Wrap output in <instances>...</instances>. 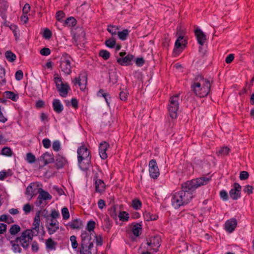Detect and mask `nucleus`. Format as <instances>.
Here are the masks:
<instances>
[{
  "mask_svg": "<svg viewBox=\"0 0 254 254\" xmlns=\"http://www.w3.org/2000/svg\"><path fill=\"white\" fill-rule=\"evenodd\" d=\"M211 180V177H200L187 181L181 184V190L175 192L172 197V206L178 209L182 206L189 204L194 197L193 192L199 187L206 185Z\"/></svg>",
  "mask_w": 254,
  "mask_h": 254,
  "instance_id": "nucleus-1",
  "label": "nucleus"
},
{
  "mask_svg": "<svg viewBox=\"0 0 254 254\" xmlns=\"http://www.w3.org/2000/svg\"><path fill=\"white\" fill-rule=\"evenodd\" d=\"M210 81L202 75H197L193 79L191 89L195 96L199 98L206 97L210 92Z\"/></svg>",
  "mask_w": 254,
  "mask_h": 254,
  "instance_id": "nucleus-2",
  "label": "nucleus"
},
{
  "mask_svg": "<svg viewBox=\"0 0 254 254\" xmlns=\"http://www.w3.org/2000/svg\"><path fill=\"white\" fill-rule=\"evenodd\" d=\"M78 164L83 171L88 170L91 165V153L84 144L79 147L77 151Z\"/></svg>",
  "mask_w": 254,
  "mask_h": 254,
  "instance_id": "nucleus-3",
  "label": "nucleus"
},
{
  "mask_svg": "<svg viewBox=\"0 0 254 254\" xmlns=\"http://www.w3.org/2000/svg\"><path fill=\"white\" fill-rule=\"evenodd\" d=\"M80 238L81 242L78 251L79 254H91V250L94 246L92 234L88 233L86 231H82Z\"/></svg>",
  "mask_w": 254,
  "mask_h": 254,
  "instance_id": "nucleus-4",
  "label": "nucleus"
},
{
  "mask_svg": "<svg viewBox=\"0 0 254 254\" xmlns=\"http://www.w3.org/2000/svg\"><path fill=\"white\" fill-rule=\"evenodd\" d=\"M53 81L60 96L64 98L66 97L69 91L71 90L68 84L66 82L64 83L62 77L58 73L54 74Z\"/></svg>",
  "mask_w": 254,
  "mask_h": 254,
  "instance_id": "nucleus-5",
  "label": "nucleus"
},
{
  "mask_svg": "<svg viewBox=\"0 0 254 254\" xmlns=\"http://www.w3.org/2000/svg\"><path fill=\"white\" fill-rule=\"evenodd\" d=\"M72 59L71 56L66 53H64L60 60V68L65 74L70 75L71 73V69L74 65L71 64Z\"/></svg>",
  "mask_w": 254,
  "mask_h": 254,
  "instance_id": "nucleus-6",
  "label": "nucleus"
},
{
  "mask_svg": "<svg viewBox=\"0 0 254 254\" xmlns=\"http://www.w3.org/2000/svg\"><path fill=\"white\" fill-rule=\"evenodd\" d=\"M36 235H37V233L27 229L22 233L20 237L16 238V242H19L23 248L26 249L32 241L33 237Z\"/></svg>",
  "mask_w": 254,
  "mask_h": 254,
  "instance_id": "nucleus-7",
  "label": "nucleus"
},
{
  "mask_svg": "<svg viewBox=\"0 0 254 254\" xmlns=\"http://www.w3.org/2000/svg\"><path fill=\"white\" fill-rule=\"evenodd\" d=\"M54 163V167L55 170L53 171V173L56 172L60 169L64 168L67 163V161L65 157L60 154L56 155V160L55 159V157L53 153L51 154H49V164H53Z\"/></svg>",
  "mask_w": 254,
  "mask_h": 254,
  "instance_id": "nucleus-8",
  "label": "nucleus"
},
{
  "mask_svg": "<svg viewBox=\"0 0 254 254\" xmlns=\"http://www.w3.org/2000/svg\"><path fill=\"white\" fill-rule=\"evenodd\" d=\"M179 95H175L170 98L168 112L170 117L173 119L177 118V111L179 108Z\"/></svg>",
  "mask_w": 254,
  "mask_h": 254,
  "instance_id": "nucleus-9",
  "label": "nucleus"
},
{
  "mask_svg": "<svg viewBox=\"0 0 254 254\" xmlns=\"http://www.w3.org/2000/svg\"><path fill=\"white\" fill-rule=\"evenodd\" d=\"M187 44L188 40L185 39L183 36L180 35L175 42L173 56H178L184 51Z\"/></svg>",
  "mask_w": 254,
  "mask_h": 254,
  "instance_id": "nucleus-10",
  "label": "nucleus"
},
{
  "mask_svg": "<svg viewBox=\"0 0 254 254\" xmlns=\"http://www.w3.org/2000/svg\"><path fill=\"white\" fill-rule=\"evenodd\" d=\"M161 242V236L159 235H156L149 238V240H147V245L150 247V250L156 253L159 251Z\"/></svg>",
  "mask_w": 254,
  "mask_h": 254,
  "instance_id": "nucleus-11",
  "label": "nucleus"
},
{
  "mask_svg": "<svg viewBox=\"0 0 254 254\" xmlns=\"http://www.w3.org/2000/svg\"><path fill=\"white\" fill-rule=\"evenodd\" d=\"M39 195L38 196L36 204L40 208H43L47 204L48 200V192L42 189L39 188L38 190Z\"/></svg>",
  "mask_w": 254,
  "mask_h": 254,
  "instance_id": "nucleus-12",
  "label": "nucleus"
},
{
  "mask_svg": "<svg viewBox=\"0 0 254 254\" xmlns=\"http://www.w3.org/2000/svg\"><path fill=\"white\" fill-rule=\"evenodd\" d=\"M149 172L151 178L156 179L160 175L159 169L155 159H151L149 162Z\"/></svg>",
  "mask_w": 254,
  "mask_h": 254,
  "instance_id": "nucleus-13",
  "label": "nucleus"
},
{
  "mask_svg": "<svg viewBox=\"0 0 254 254\" xmlns=\"http://www.w3.org/2000/svg\"><path fill=\"white\" fill-rule=\"evenodd\" d=\"M85 81V84L87 83V74L85 71H81L77 77H75L72 80V83L75 85H78L81 91H83L85 89V85L81 84V81L82 79Z\"/></svg>",
  "mask_w": 254,
  "mask_h": 254,
  "instance_id": "nucleus-14",
  "label": "nucleus"
},
{
  "mask_svg": "<svg viewBox=\"0 0 254 254\" xmlns=\"http://www.w3.org/2000/svg\"><path fill=\"white\" fill-rule=\"evenodd\" d=\"M233 187L229 191V195L233 200H237L241 196L242 187L239 183L236 182L233 184Z\"/></svg>",
  "mask_w": 254,
  "mask_h": 254,
  "instance_id": "nucleus-15",
  "label": "nucleus"
},
{
  "mask_svg": "<svg viewBox=\"0 0 254 254\" xmlns=\"http://www.w3.org/2000/svg\"><path fill=\"white\" fill-rule=\"evenodd\" d=\"M98 174L94 176L93 180L95 182V191L103 193L105 191L106 185L104 181L101 179H98Z\"/></svg>",
  "mask_w": 254,
  "mask_h": 254,
  "instance_id": "nucleus-16",
  "label": "nucleus"
},
{
  "mask_svg": "<svg viewBox=\"0 0 254 254\" xmlns=\"http://www.w3.org/2000/svg\"><path fill=\"white\" fill-rule=\"evenodd\" d=\"M134 56L131 54H127L124 58H119L117 60L118 64L122 66H129L132 65V61Z\"/></svg>",
  "mask_w": 254,
  "mask_h": 254,
  "instance_id": "nucleus-17",
  "label": "nucleus"
},
{
  "mask_svg": "<svg viewBox=\"0 0 254 254\" xmlns=\"http://www.w3.org/2000/svg\"><path fill=\"white\" fill-rule=\"evenodd\" d=\"M110 147V144L107 142L104 141L101 142L99 146V153L100 157L102 159H106L108 157L106 151Z\"/></svg>",
  "mask_w": 254,
  "mask_h": 254,
  "instance_id": "nucleus-18",
  "label": "nucleus"
},
{
  "mask_svg": "<svg viewBox=\"0 0 254 254\" xmlns=\"http://www.w3.org/2000/svg\"><path fill=\"white\" fill-rule=\"evenodd\" d=\"M39 225H40V216L39 214H37L35 217L33 223V227L31 230L37 233V235L41 234L42 235H44L45 233L43 231V228L42 227L40 230H39Z\"/></svg>",
  "mask_w": 254,
  "mask_h": 254,
  "instance_id": "nucleus-19",
  "label": "nucleus"
},
{
  "mask_svg": "<svg viewBox=\"0 0 254 254\" xmlns=\"http://www.w3.org/2000/svg\"><path fill=\"white\" fill-rule=\"evenodd\" d=\"M237 225V220L235 218H231L226 221L225 223L224 227L225 230L229 232H233Z\"/></svg>",
  "mask_w": 254,
  "mask_h": 254,
  "instance_id": "nucleus-20",
  "label": "nucleus"
},
{
  "mask_svg": "<svg viewBox=\"0 0 254 254\" xmlns=\"http://www.w3.org/2000/svg\"><path fill=\"white\" fill-rule=\"evenodd\" d=\"M194 34L198 43L201 46H203L206 41V36L204 32L198 28L194 30Z\"/></svg>",
  "mask_w": 254,
  "mask_h": 254,
  "instance_id": "nucleus-21",
  "label": "nucleus"
},
{
  "mask_svg": "<svg viewBox=\"0 0 254 254\" xmlns=\"http://www.w3.org/2000/svg\"><path fill=\"white\" fill-rule=\"evenodd\" d=\"M65 226L67 228L70 227L71 229L80 230L83 227L82 221L80 219H75L69 222Z\"/></svg>",
  "mask_w": 254,
  "mask_h": 254,
  "instance_id": "nucleus-22",
  "label": "nucleus"
},
{
  "mask_svg": "<svg viewBox=\"0 0 254 254\" xmlns=\"http://www.w3.org/2000/svg\"><path fill=\"white\" fill-rule=\"evenodd\" d=\"M52 106L54 111L57 114H61L64 110V106L59 99H54L53 101Z\"/></svg>",
  "mask_w": 254,
  "mask_h": 254,
  "instance_id": "nucleus-23",
  "label": "nucleus"
},
{
  "mask_svg": "<svg viewBox=\"0 0 254 254\" xmlns=\"http://www.w3.org/2000/svg\"><path fill=\"white\" fill-rule=\"evenodd\" d=\"M77 23L76 19L73 16H70L65 19L63 21V25L65 27H72L76 25Z\"/></svg>",
  "mask_w": 254,
  "mask_h": 254,
  "instance_id": "nucleus-24",
  "label": "nucleus"
},
{
  "mask_svg": "<svg viewBox=\"0 0 254 254\" xmlns=\"http://www.w3.org/2000/svg\"><path fill=\"white\" fill-rule=\"evenodd\" d=\"M132 232L136 237H139L141 234L142 225L141 223H132Z\"/></svg>",
  "mask_w": 254,
  "mask_h": 254,
  "instance_id": "nucleus-25",
  "label": "nucleus"
},
{
  "mask_svg": "<svg viewBox=\"0 0 254 254\" xmlns=\"http://www.w3.org/2000/svg\"><path fill=\"white\" fill-rule=\"evenodd\" d=\"M50 227H49V233L52 234L59 229V223L56 219L51 218V222L49 224Z\"/></svg>",
  "mask_w": 254,
  "mask_h": 254,
  "instance_id": "nucleus-26",
  "label": "nucleus"
},
{
  "mask_svg": "<svg viewBox=\"0 0 254 254\" xmlns=\"http://www.w3.org/2000/svg\"><path fill=\"white\" fill-rule=\"evenodd\" d=\"M112 226V222L110 220L109 216L106 215L103 220V230L107 232H109Z\"/></svg>",
  "mask_w": 254,
  "mask_h": 254,
  "instance_id": "nucleus-27",
  "label": "nucleus"
},
{
  "mask_svg": "<svg viewBox=\"0 0 254 254\" xmlns=\"http://www.w3.org/2000/svg\"><path fill=\"white\" fill-rule=\"evenodd\" d=\"M143 215L144 220L146 221H155L158 219V215L152 214L150 212L145 211Z\"/></svg>",
  "mask_w": 254,
  "mask_h": 254,
  "instance_id": "nucleus-28",
  "label": "nucleus"
},
{
  "mask_svg": "<svg viewBox=\"0 0 254 254\" xmlns=\"http://www.w3.org/2000/svg\"><path fill=\"white\" fill-rule=\"evenodd\" d=\"M48 153H44L39 158V168L41 169L48 164Z\"/></svg>",
  "mask_w": 254,
  "mask_h": 254,
  "instance_id": "nucleus-29",
  "label": "nucleus"
},
{
  "mask_svg": "<svg viewBox=\"0 0 254 254\" xmlns=\"http://www.w3.org/2000/svg\"><path fill=\"white\" fill-rule=\"evenodd\" d=\"M95 227V222L92 220H90L87 222L85 231L86 232H88V233L92 234L93 232L95 233L94 229Z\"/></svg>",
  "mask_w": 254,
  "mask_h": 254,
  "instance_id": "nucleus-30",
  "label": "nucleus"
},
{
  "mask_svg": "<svg viewBox=\"0 0 254 254\" xmlns=\"http://www.w3.org/2000/svg\"><path fill=\"white\" fill-rule=\"evenodd\" d=\"M130 31L127 29H125L122 31L118 32V36L119 38L122 41H125L127 39L129 36Z\"/></svg>",
  "mask_w": 254,
  "mask_h": 254,
  "instance_id": "nucleus-31",
  "label": "nucleus"
},
{
  "mask_svg": "<svg viewBox=\"0 0 254 254\" xmlns=\"http://www.w3.org/2000/svg\"><path fill=\"white\" fill-rule=\"evenodd\" d=\"M10 242L12 246V250L14 253H21V249L19 245V242H16V238L14 241H10Z\"/></svg>",
  "mask_w": 254,
  "mask_h": 254,
  "instance_id": "nucleus-32",
  "label": "nucleus"
},
{
  "mask_svg": "<svg viewBox=\"0 0 254 254\" xmlns=\"http://www.w3.org/2000/svg\"><path fill=\"white\" fill-rule=\"evenodd\" d=\"M117 208L116 205H113L111 207L108 208V213L109 215L113 218L115 220H117Z\"/></svg>",
  "mask_w": 254,
  "mask_h": 254,
  "instance_id": "nucleus-33",
  "label": "nucleus"
},
{
  "mask_svg": "<svg viewBox=\"0 0 254 254\" xmlns=\"http://www.w3.org/2000/svg\"><path fill=\"white\" fill-rule=\"evenodd\" d=\"M98 93L101 94V96L104 98L107 104L109 106L110 100L111 98L110 94L108 93L105 92V90L103 89H100Z\"/></svg>",
  "mask_w": 254,
  "mask_h": 254,
  "instance_id": "nucleus-34",
  "label": "nucleus"
},
{
  "mask_svg": "<svg viewBox=\"0 0 254 254\" xmlns=\"http://www.w3.org/2000/svg\"><path fill=\"white\" fill-rule=\"evenodd\" d=\"M4 96L6 98L11 99L13 101H16L18 99V96L12 91H5Z\"/></svg>",
  "mask_w": 254,
  "mask_h": 254,
  "instance_id": "nucleus-35",
  "label": "nucleus"
},
{
  "mask_svg": "<svg viewBox=\"0 0 254 254\" xmlns=\"http://www.w3.org/2000/svg\"><path fill=\"white\" fill-rule=\"evenodd\" d=\"M230 151V149L227 146L221 147L217 152V155L221 156L228 155Z\"/></svg>",
  "mask_w": 254,
  "mask_h": 254,
  "instance_id": "nucleus-36",
  "label": "nucleus"
},
{
  "mask_svg": "<svg viewBox=\"0 0 254 254\" xmlns=\"http://www.w3.org/2000/svg\"><path fill=\"white\" fill-rule=\"evenodd\" d=\"M55 16L58 21L63 23L64 20V18L65 17V14L63 11L59 10L56 12Z\"/></svg>",
  "mask_w": 254,
  "mask_h": 254,
  "instance_id": "nucleus-37",
  "label": "nucleus"
},
{
  "mask_svg": "<svg viewBox=\"0 0 254 254\" xmlns=\"http://www.w3.org/2000/svg\"><path fill=\"white\" fill-rule=\"evenodd\" d=\"M116 41L115 38L111 37L106 40L105 42L106 46L110 48H113L115 47Z\"/></svg>",
  "mask_w": 254,
  "mask_h": 254,
  "instance_id": "nucleus-38",
  "label": "nucleus"
},
{
  "mask_svg": "<svg viewBox=\"0 0 254 254\" xmlns=\"http://www.w3.org/2000/svg\"><path fill=\"white\" fill-rule=\"evenodd\" d=\"M142 206L141 201L138 198L133 199L132 200V206L135 210H139Z\"/></svg>",
  "mask_w": 254,
  "mask_h": 254,
  "instance_id": "nucleus-39",
  "label": "nucleus"
},
{
  "mask_svg": "<svg viewBox=\"0 0 254 254\" xmlns=\"http://www.w3.org/2000/svg\"><path fill=\"white\" fill-rule=\"evenodd\" d=\"M119 29L118 26L113 25H109L107 27V31L112 35H116L118 34L117 31Z\"/></svg>",
  "mask_w": 254,
  "mask_h": 254,
  "instance_id": "nucleus-40",
  "label": "nucleus"
},
{
  "mask_svg": "<svg viewBox=\"0 0 254 254\" xmlns=\"http://www.w3.org/2000/svg\"><path fill=\"white\" fill-rule=\"evenodd\" d=\"M5 56L7 61L10 62H14L16 60V55L10 51H6Z\"/></svg>",
  "mask_w": 254,
  "mask_h": 254,
  "instance_id": "nucleus-41",
  "label": "nucleus"
},
{
  "mask_svg": "<svg viewBox=\"0 0 254 254\" xmlns=\"http://www.w3.org/2000/svg\"><path fill=\"white\" fill-rule=\"evenodd\" d=\"M118 216L120 220L123 222L127 221L129 219L128 214L124 211H120Z\"/></svg>",
  "mask_w": 254,
  "mask_h": 254,
  "instance_id": "nucleus-42",
  "label": "nucleus"
},
{
  "mask_svg": "<svg viewBox=\"0 0 254 254\" xmlns=\"http://www.w3.org/2000/svg\"><path fill=\"white\" fill-rule=\"evenodd\" d=\"M99 56L102 57L104 60H107L110 58L111 54L107 50H101L99 52Z\"/></svg>",
  "mask_w": 254,
  "mask_h": 254,
  "instance_id": "nucleus-43",
  "label": "nucleus"
},
{
  "mask_svg": "<svg viewBox=\"0 0 254 254\" xmlns=\"http://www.w3.org/2000/svg\"><path fill=\"white\" fill-rule=\"evenodd\" d=\"M52 147L55 152H59L62 149L60 141L58 140H55L52 143Z\"/></svg>",
  "mask_w": 254,
  "mask_h": 254,
  "instance_id": "nucleus-44",
  "label": "nucleus"
},
{
  "mask_svg": "<svg viewBox=\"0 0 254 254\" xmlns=\"http://www.w3.org/2000/svg\"><path fill=\"white\" fill-rule=\"evenodd\" d=\"M1 154L6 156H11L12 154V151L10 147H4L1 151Z\"/></svg>",
  "mask_w": 254,
  "mask_h": 254,
  "instance_id": "nucleus-45",
  "label": "nucleus"
},
{
  "mask_svg": "<svg viewBox=\"0 0 254 254\" xmlns=\"http://www.w3.org/2000/svg\"><path fill=\"white\" fill-rule=\"evenodd\" d=\"M20 227L18 225H13L9 229V232L12 235H15L20 231Z\"/></svg>",
  "mask_w": 254,
  "mask_h": 254,
  "instance_id": "nucleus-46",
  "label": "nucleus"
},
{
  "mask_svg": "<svg viewBox=\"0 0 254 254\" xmlns=\"http://www.w3.org/2000/svg\"><path fill=\"white\" fill-rule=\"evenodd\" d=\"M26 160L28 163L32 164L35 162L36 158L32 153H28L26 154Z\"/></svg>",
  "mask_w": 254,
  "mask_h": 254,
  "instance_id": "nucleus-47",
  "label": "nucleus"
},
{
  "mask_svg": "<svg viewBox=\"0 0 254 254\" xmlns=\"http://www.w3.org/2000/svg\"><path fill=\"white\" fill-rule=\"evenodd\" d=\"M62 214L64 220H67L69 218V212L67 207H64L62 209Z\"/></svg>",
  "mask_w": 254,
  "mask_h": 254,
  "instance_id": "nucleus-48",
  "label": "nucleus"
},
{
  "mask_svg": "<svg viewBox=\"0 0 254 254\" xmlns=\"http://www.w3.org/2000/svg\"><path fill=\"white\" fill-rule=\"evenodd\" d=\"M70 241L71 243V247L73 249H76L78 247V243L76 240V237L74 235H72L70 237Z\"/></svg>",
  "mask_w": 254,
  "mask_h": 254,
  "instance_id": "nucleus-49",
  "label": "nucleus"
},
{
  "mask_svg": "<svg viewBox=\"0 0 254 254\" xmlns=\"http://www.w3.org/2000/svg\"><path fill=\"white\" fill-rule=\"evenodd\" d=\"M35 190L33 189L32 186L30 185L28 186L26 189V194L30 197V198H31L32 197L34 194Z\"/></svg>",
  "mask_w": 254,
  "mask_h": 254,
  "instance_id": "nucleus-50",
  "label": "nucleus"
},
{
  "mask_svg": "<svg viewBox=\"0 0 254 254\" xmlns=\"http://www.w3.org/2000/svg\"><path fill=\"white\" fill-rule=\"evenodd\" d=\"M95 242L97 246H101L103 245V237L101 235H96L95 234Z\"/></svg>",
  "mask_w": 254,
  "mask_h": 254,
  "instance_id": "nucleus-51",
  "label": "nucleus"
},
{
  "mask_svg": "<svg viewBox=\"0 0 254 254\" xmlns=\"http://www.w3.org/2000/svg\"><path fill=\"white\" fill-rule=\"evenodd\" d=\"M254 188L252 186L247 185L245 186L243 190L244 191L247 193L248 195H250L253 193Z\"/></svg>",
  "mask_w": 254,
  "mask_h": 254,
  "instance_id": "nucleus-52",
  "label": "nucleus"
},
{
  "mask_svg": "<svg viewBox=\"0 0 254 254\" xmlns=\"http://www.w3.org/2000/svg\"><path fill=\"white\" fill-rule=\"evenodd\" d=\"M128 95V93L127 91H122L120 92V99L123 101H126L127 99Z\"/></svg>",
  "mask_w": 254,
  "mask_h": 254,
  "instance_id": "nucleus-53",
  "label": "nucleus"
},
{
  "mask_svg": "<svg viewBox=\"0 0 254 254\" xmlns=\"http://www.w3.org/2000/svg\"><path fill=\"white\" fill-rule=\"evenodd\" d=\"M249 174L247 171H243L240 172V179L241 180H245L249 178Z\"/></svg>",
  "mask_w": 254,
  "mask_h": 254,
  "instance_id": "nucleus-54",
  "label": "nucleus"
},
{
  "mask_svg": "<svg viewBox=\"0 0 254 254\" xmlns=\"http://www.w3.org/2000/svg\"><path fill=\"white\" fill-rule=\"evenodd\" d=\"M57 243L54 242L51 238H49V250H55Z\"/></svg>",
  "mask_w": 254,
  "mask_h": 254,
  "instance_id": "nucleus-55",
  "label": "nucleus"
},
{
  "mask_svg": "<svg viewBox=\"0 0 254 254\" xmlns=\"http://www.w3.org/2000/svg\"><path fill=\"white\" fill-rule=\"evenodd\" d=\"M135 64L139 67L142 66L145 63V60L143 58H137L135 60Z\"/></svg>",
  "mask_w": 254,
  "mask_h": 254,
  "instance_id": "nucleus-56",
  "label": "nucleus"
},
{
  "mask_svg": "<svg viewBox=\"0 0 254 254\" xmlns=\"http://www.w3.org/2000/svg\"><path fill=\"white\" fill-rule=\"evenodd\" d=\"M50 216L51 217V218L57 219L59 218L60 216V213L59 211L56 210L55 209H52L51 210V213L50 214Z\"/></svg>",
  "mask_w": 254,
  "mask_h": 254,
  "instance_id": "nucleus-57",
  "label": "nucleus"
},
{
  "mask_svg": "<svg viewBox=\"0 0 254 254\" xmlns=\"http://www.w3.org/2000/svg\"><path fill=\"white\" fill-rule=\"evenodd\" d=\"M220 196L224 201H226L228 199V194L227 191L225 190H221L220 191Z\"/></svg>",
  "mask_w": 254,
  "mask_h": 254,
  "instance_id": "nucleus-58",
  "label": "nucleus"
},
{
  "mask_svg": "<svg viewBox=\"0 0 254 254\" xmlns=\"http://www.w3.org/2000/svg\"><path fill=\"white\" fill-rule=\"evenodd\" d=\"M15 79L19 81V80H21L23 77V74L22 71L21 70H19L17 71L15 73Z\"/></svg>",
  "mask_w": 254,
  "mask_h": 254,
  "instance_id": "nucleus-59",
  "label": "nucleus"
},
{
  "mask_svg": "<svg viewBox=\"0 0 254 254\" xmlns=\"http://www.w3.org/2000/svg\"><path fill=\"white\" fill-rule=\"evenodd\" d=\"M234 59V55L233 54H230L227 56L225 59V62L227 64H230Z\"/></svg>",
  "mask_w": 254,
  "mask_h": 254,
  "instance_id": "nucleus-60",
  "label": "nucleus"
},
{
  "mask_svg": "<svg viewBox=\"0 0 254 254\" xmlns=\"http://www.w3.org/2000/svg\"><path fill=\"white\" fill-rule=\"evenodd\" d=\"M211 207H202L201 209V215H202L203 214H209L211 211Z\"/></svg>",
  "mask_w": 254,
  "mask_h": 254,
  "instance_id": "nucleus-61",
  "label": "nucleus"
},
{
  "mask_svg": "<svg viewBox=\"0 0 254 254\" xmlns=\"http://www.w3.org/2000/svg\"><path fill=\"white\" fill-rule=\"evenodd\" d=\"M71 104L73 108L77 109L78 108V101L76 98H72L71 100Z\"/></svg>",
  "mask_w": 254,
  "mask_h": 254,
  "instance_id": "nucleus-62",
  "label": "nucleus"
},
{
  "mask_svg": "<svg viewBox=\"0 0 254 254\" xmlns=\"http://www.w3.org/2000/svg\"><path fill=\"white\" fill-rule=\"evenodd\" d=\"M30 9V6L28 3H26L23 7V14H27Z\"/></svg>",
  "mask_w": 254,
  "mask_h": 254,
  "instance_id": "nucleus-63",
  "label": "nucleus"
},
{
  "mask_svg": "<svg viewBox=\"0 0 254 254\" xmlns=\"http://www.w3.org/2000/svg\"><path fill=\"white\" fill-rule=\"evenodd\" d=\"M23 210L26 214H28L31 211V207L29 203L26 204L24 205Z\"/></svg>",
  "mask_w": 254,
  "mask_h": 254,
  "instance_id": "nucleus-64",
  "label": "nucleus"
}]
</instances>
